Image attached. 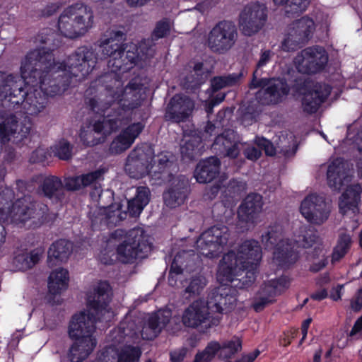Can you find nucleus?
I'll use <instances>...</instances> for the list:
<instances>
[{"label": "nucleus", "instance_id": "f03ea898", "mask_svg": "<svg viewBox=\"0 0 362 362\" xmlns=\"http://www.w3.org/2000/svg\"><path fill=\"white\" fill-rule=\"evenodd\" d=\"M144 88L139 78L132 80L125 88L122 82L114 78L106 89L105 94L90 98L88 105L95 113L112 117V119L123 124L119 134L113 139L110 151L119 154L127 150L144 131L146 124L144 121L129 122L135 109L139 107L144 100Z\"/></svg>", "mask_w": 362, "mask_h": 362}, {"label": "nucleus", "instance_id": "b1692460", "mask_svg": "<svg viewBox=\"0 0 362 362\" xmlns=\"http://www.w3.org/2000/svg\"><path fill=\"white\" fill-rule=\"evenodd\" d=\"M194 106V102L188 97L175 95L168 105L165 117L175 122H183L189 117Z\"/></svg>", "mask_w": 362, "mask_h": 362}, {"label": "nucleus", "instance_id": "e2e57ef3", "mask_svg": "<svg viewBox=\"0 0 362 362\" xmlns=\"http://www.w3.org/2000/svg\"><path fill=\"white\" fill-rule=\"evenodd\" d=\"M343 286L338 285L332 288L330 293V298L334 300H337L341 298Z\"/></svg>", "mask_w": 362, "mask_h": 362}, {"label": "nucleus", "instance_id": "9b49d317", "mask_svg": "<svg viewBox=\"0 0 362 362\" xmlns=\"http://www.w3.org/2000/svg\"><path fill=\"white\" fill-rule=\"evenodd\" d=\"M93 9L84 4L77 3L66 8L58 21V30L69 38L86 35L95 25Z\"/></svg>", "mask_w": 362, "mask_h": 362}, {"label": "nucleus", "instance_id": "4468645a", "mask_svg": "<svg viewBox=\"0 0 362 362\" xmlns=\"http://www.w3.org/2000/svg\"><path fill=\"white\" fill-rule=\"evenodd\" d=\"M332 205L323 196L310 194L301 202L300 212L308 222L314 225H322L330 215Z\"/></svg>", "mask_w": 362, "mask_h": 362}, {"label": "nucleus", "instance_id": "13d9d810", "mask_svg": "<svg viewBox=\"0 0 362 362\" xmlns=\"http://www.w3.org/2000/svg\"><path fill=\"white\" fill-rule=\"evenodd\" d=\"M273 57V52L269 49H262L260 53L259 59L257 64V68L264 66L269 63Z\"/></svg>", "mask_w": 362, "mask_h": 362}, {"label": "nucleus", "instance_id": "4be33fe9", "mask_svg": "<svg viewBox=\"0 0 362 362\" xmlns=\"http://www.w3.org/2000/svg\"><path fill=\"white\" fill-rule=\"evenodd\" d=\"M118 128L117 121L109 117L81 127L80 139L83 145L92 146L103 142L105 137Z\"/></svg>", "mask_w": 362, "mask_h": 362}, {"label": "nucleus", "instance_id": "603ef678", "mask_svg": "<svg viewBox=\"0 0 362 362\" xmlns=\"http://www.w3.org/2000/svg\"><path fill=\"white\" fill-rule=\"evenodd\" d=\"M170 28V25L168 22L160 21L156 25L153 35L157 39L163 37L168 34Z\"/></svg>", "mask_w": 362, "mask_h": 362}, {"label": "nucleus", "instance_id": "1a4fd4ad", "mask_svg": "<svg viewBox=\"0 0 362 362\" xmlns=\"http://www.w3.org/2000/svg\"><path fill=\"white\" fill-rule=\"evenodd\" d=\"M327 184L334 190H339L347 185L339 200V211L344 215L356 214L359 211L362 187L359 184L349 183L351 180L347 164L341 158H335L328 164Z\"/></svg>", "mask_w": 362, "mask_h": 362}, {"label": "nucleus", "instance_id": "0eeeda50", "mask_svg": "<svg viewBox=\"0 0 362 362\" xmlns=\"http://www.w3.org/2000/svg\"><path fill=\"white\" fill-rule=\"evenodd\" d=\"M294 242L284 237L280 226L270 227L262 236V242L267 249L273 250L272 264L281 268H287L298 259L300 247L308 248L313 247L317 237L312 230L301 228Z\"/></svg>", "mask_w": 362, "mask_h": 362}, {"label": "nucleus", "instance_id": "f8f14e48", "mask_svg": "<svg viewBox=\"0 0 362 362\" xmlns=\"http://www.w3.org/2000/svg\"><path fill=\"white\" fill-rule=\"evenodd\" d=\"M90 197L97 204L98 209L96 214L94 212V218L92 219L94 224L100 222L107 226H115L126 218L127 214L122 211L121 205L117 203L112 204V191H103L100 187H96L91 192Z\"/></svg>", "mask_w": 362, "mask_h": 362}, {"label": "nucleus", "instance_id": "c756f323", "mask_svg": "<svg viewBox=\"0 0 362 362\" xmlns=\"http://www.w3.org/2000/svg\"><path fill=\"white\" fill-rule=\"evenodd\" d=\"M72 243L66 240L54 242L48 250V266L52 267L66 262L72 252Z\"/></svg>", "mask_w": 362, "mask_h": 362}, {"label": "nucleus", "instance_id": "8fccbe9b", "mask_svg": "<svg viewBox=\"0 0 362 362\" xmlns=\"http://www.w3.org/2000/svg\"><path fill=\"white\" fill-rule=\"evenodd\" d=\"M104 174V170L102 169L96 170L93 172H90L81 175L83 180V187H87L96 183L98 181L102 179Z\"/></svg>", "mask_w": 362, "mask_h": 362}, {"label": "nucleus", "instance_id": "bf43d9fd", "mask_svg": "<svg viewBox=\"0 0 362 362\" xmlns=\"http://www.w3.org/2000/svg\"><path fill=\"white\" fill-rule=\"evenodd\" d=\"M219 1L220 0H204L197 5V8L202 13H204L206 11L216 5Z\"/></svg>", "mask_w": 362, "mask_h": 362}, {"label": "nucleus", "instance_id": "69168bd1", "mask_svg": "<svg viewBox=\"0 0 362 362\" xmlns=\"http://www.w3.org/2000/svg\"><path fill=\"white\" fill-rule=\"evenodd\" d=\"M127 4L131 7H141L147 4L151 0H126Z\"/></svg>", "mask_w": 362, "mask_h": 362}, {"label": "nucleus", "instance_id": "dca6fc26", "mask_svg": "<svg viewBox=\"0 0 362 362\" xmlns=\"http://www.w3.org/2000/svg\"><path fill=\"white\" fill-rule=\"evenodd\" d=\"M257 71L254 72V78L251 88L261 87L257 93L256 98L262 104L277 103L288 93L289 89L284 81L280 78H262L257 80L255 76Z\"/></svg>", "mask_w": 362, "mask_h": 362}, {"label": "nucleus", "instance_id": "72a5a7b5", "mask_svg": "<svg viewBox=\"0 0 362 362\" xmlns=\"http://www.w3.org/2000/svg\"><path fill=\"white\" fill-rule=\"evenodd\" d=\"M43 250L36 248L30 252H23L15 256L13 264L18 270L25 271L34 267L41 259Z\"/></svg>", "mask_w": 362, "mask_h": 362}, {"label": "nucleus", "instance_id": "9d476101", "mask_svg": "<svg viewBox=\"0 0 362 362\" xmlns=\"http://www.w3.org/2000/svg\"><path fill=\"white\" fill-rule=\"evenodd\" d=\"M124 40L125 33L117 28L107 30L100 39L101 52L105 58H110L108 66L112 72L129 69V64L132 65L136 62L137 54L130 51V49H134V46L129 45V49L126 51L128 46L123 44Z\"/></svg>", "mask_w": 362, "mask_h": 362}, {"label": "nucleus", "instance_id": "79ce46f5", "mask_svg": "<svg viewBox=\"0 0 362 362\" xmlns=\"http://www.w3.org/2000/svg\"><path fill=\"white\" fill-rule=\"evenodd\" d=\"M351 245V237L347 234L340 235L336 247L334 249L332 262H335L341 259L348 252Z\"/></svg>", "mask_w": 362, "mask_h": 362}, {"label": "nucleus", "instance_id": "a18cd8bd", "mask_svg": "<svg viewBox=\"0 0 362 362\" xmlns=\"http://www.w3.org/2000/svg\"><path fill=\"white\" fill-rule=\"evenodd\" d=\"M62 186V182L58 177L49 176L44 179L42 190L45 196L51 197Z\"/></svg>", "mask_w": 362, "mask_h": 362}, {"label": "nucleus", "instance_id": "2f4dec72", "mask_svg": "<svg viewBox=\"0 0 362 362\" xmlns=\"http://www.w3.org/2000/svg\"><path fill=\"white\" fill-rule=\"evenodd\" d=\"M150 190L148 187H137L134 197L128 202V212L132 216L139 215L150 201Z\"/></svg>", "mask_w": 362, "mask_h": 362}, {"label": "nucleus", "instance_id": "864d4df0", "mask_svg": "<svg viewBox=\"0 0 362 362\" xmlns=\"http://www.w3.org/2000/svg\"><path fill=\"white\" fill-rule=\"evenodd\" d=\"M65 187L69 190H78L84 187L81 175L67 178L65 181Z\"/></svg>", "mask_w": 362, "mask_h": 362}, {"label": "nucleus", "instance_id": "6e6552de", "mask_svg": "<svg viewBox=\"0 0 362 362\" xmlns=\"http://www.w3.org/2000/svg\"><path fill=\"white\" fill-rule=\"evenodd\" d=\"M0 193V223L14 224L27 228L37 227L46 221L44 217L47 209L45 205L33 203L30 196L18 199L10 209L8 200L13 197V192L6 188Z\"/></svg>", "mask_w": 362, "mask_h": 362}, {"label": "nucleus", "instance_id": "5fc2aeb1", "mask_svg": "<svg viewBox=\"0 0 362 362\" xmlns=\"http://www.w3.org/2000/svg\"><path fill=\"white\" fill-rule=\"evenodd\" d=\"M188 349L186 347H181L170 352V361L172 362H182L187 354Z\"/></svg>", "mask_w": 362, "mask_h": 362}, {"label": "nucleus", "instance_id": "aec40b11", "mask_svg": "<svg viewBox=\"0 0 362 362\" xmlns=\"http://www.w3.org/2000/svg\"><path fill=\"white\" fill-rule=\"evenodd\" d=\"M328 62L325 49L320 47H308L294 59L297 70L302 74H312L322 71Z\"/></svg>", "mask_w": 362, "mask_h": 362}, {"label": "nucleus", "instance_id": "338daca9", "mask_svg": "<svg viewBox=\"0 0 362 362\" xmlns=\"http://www.w3.org/2000/svg\"><path fill=\"white\" fill-rule=\"evenodd\" d=\"M362 330V316L360 317L355 322L352 329L350 332V335L354 336Z\"/></svg>", "mask_w": 362, "mask_h": 362}, {"label": "nucleus", "instance_id": "a211bd4d", "mask_svg": "<svg viewBox=\"0 0 362 362\" xmlns=\"http://www.w3.org/2000/svg\"><path fill=\"white\" fill-rule=\"evenodd\" d=\"M153 151L148 145L136 146L129 154L125 164V172L129 177L140 179L151 173V162L153 161Z\"/></svg>", "mask_w": 362, "mask_h": 362}, {"label": "nucleus", "instance_id": "20e7f679", "mask_svg": "<svg viewBox=\"0 0 362 362\" xmlns=\"http://www.w3.org/2000/svg\"><path fill=\"white\" fill-rule=\"evenodd\" d=\"M262 257L259 243L255 240H245L239 246L237 252L230 251L224 255L217 272L218 281L229 286L230 283L245 271V276L240 281L241 287L248 286L255 279V272Z\"/></svg>", "mask_w": 362, "mask_h": 362}, {"label": "nucleus", "instance_id": "7ed1b4c3", "mask_svg": "<svg viewBox=\"0 0 362 362\" xmlns=\"http://www.w3.org/2000/svg\"><path fill=\"white\" fill-rule=\"evenodd\" d=\"M111 289L107 281H99L87 294L88 310L75 314L69 325L68 334L75 341L68 353L71 362H82L93 351L97 339L96 321L110 322L115 314L110 308Z\"/></svg>", "mask_w": 362, "mask_h": 362}, {"label": "nucleus", "instance_id": "c03bdc74", "mask_svg": "<svg viewBox=\"0 0 362 362\" xmlns=\"http://www.w3.org/2000/svg\"><path fill=\"white\" fill-rule=\"evenodd\" d=\"M52 149L54 156L61 160H68L72 156V146L65 139L59 141Z\"/></svg>", "mask_w": 362, "mask_h": 362}, {"label": "nucleus", "instance_id": "3c124183", "mask_svg": "<svg viewBox=\"0 0 362 362\" xmlns=\"http://www.w3.org/2000/svg\"><path fill=\"white\" fill-rule=\"evenodd\" d=\"M255 144L262 150H264L267 156H274L276 153V148L267 139L257 137Z\"/></svg>", "mask_w": 362, "mask_h": 362}, {"label": "nucleus", "instance_id": "39448f33", "mask_svg": "<svg viewBox=\"0 0 362 362\" xmlns=\"http://www.w3.org/2000/svg\"><path fill=\"white\" fill-rule=\"evenodd\" d=\"M151 250L148 237L141 228L128 232L117 229L110 236L99 255L100 261L111 264L115 259L123 263L133 262L137 258H144Z\"/></svg>", "mask_w": 362, "mask_h": 362}, {"label": "nucleus", "instance_id": "cd10ccee", "mask_svg": "<svg viewBox=\"0 0 362 362\" xmlns=\"http://www.w3.org/2000/svg\"><path fill=\"white\" fill-rule=\"evenodd\" d=\"M188 181L185 177L174 179L169 189L163 194L165 204L175 208L182 204L187 197Z\"/></svg>", "mask_w": 362, "mask_h": 362}, {"label": "nucleus", "instance_id": "de8ad7c7", "mask_svg": "<svg viewBox=\"0 0 362 362\" xmlns=\"http://www.w3.org/2000/svg\"><path fill=\"white\" fill-rule=\"evenodd\" d=\"M289 279L287 277H281L276 280H272L269 284L265 285L267 290L274 296L284 291L289 286Z\"/></svg>", "mask_w": 362, "mask_h": 362}, {"label": "nucleus", "instance_id": "774afa93", "mask_svg": "<svg viewBox=\"0 0 362 362\" xmlns=\"http://www.w3.org/2000/svg\"><path fill=\"white\" fill-rule=\"evenodd\" d=\"M327 296V291L325 289H322L320 291H316L313 294H312L311 298L317 300H321L324 298H325Z\"/></svg>", "mask_w": 362, "mask_h": 362}, {"label": "nucleus", "instance_id": "052dcab7", "mask_svg": "<svg viewBox=\"0 0 362 362\" xmlns=\"http://www.w3.org/2000/svg\"><path fill=\"white\" fill-rule=\"evenodd\" d=\"M224 94H219L214 99H212L210 102H209L206 107L207 113H211L213 107L215 105H217L219 103H221L224 100Z\"/></svg>", "mask_w": 362, "mask_h": 362}, {"label": "nucleus", "instance_id": "f3484780", "mask_svg": "<svg viewBox=\"0 0 362 362\" xmlns=\"http://www.w3.org/2000/svg\"><path fill=\"white\" fill-rule=\"evenodd\" d=\"M238 33L235 25L230 21L218 23L209 32L207 45L213 51L223 53L234 45Z\"/></svg>", "mask_w": 362, "mask_h": 362}, {"label": "nucleus", "instance_id": "5701e85b", "mask_svg": "<svg viewBox=\"0 0 362 362\" xmlns=\"http://www.w3.org/2000/svg\"><path fill=\"white\" fill-rule=\"evenodd\" d=\"M262 197L258 194H248L240 204L238 211L239 222L247 230L259 221L262 211Z\"/></svg>", "mask_w": 362, "mask_h": 362}, {"label": "nucleus", "instance_id": "49530a36", "mask_svg": "<svg viewBox=\"0 0 362 362\" xmlns=\"http://www.w3.org/2000/svg\"><path fill=\"white\" fill-rule=\"evenodd\" d=\"M274 296L269 292L265 287L262 288L258 297L253 303V308L255 311H261L267 305L272 303Z\"/></svg>", "mask_w": 362, "mask_h": 362}, {"label": "nucleus", "instance_id": "ea45409f", "mask_svg": "<svg viewBox=\"0 0 362 362\" xmlns=\"http://www.w3.org/2000/svg\"><path fill=\"white\" fill-rule=\"evenodd\" d=\"M242 342L239 337H233L230 340L221 344L220 358L228 360L235 353L240 351Z\"/></svg>", "mask_w": 362, "mask_h": 362}, {"label": "nucleus", "instance_id": "0e129e2a", "mask_svg": "<svg viewBox=\"0 0 362 362\" xmlns=\"http://www.w3.org/2000/svg\"><path fill=\"white\" fill-rule=\"evenodd\" d=\"M327 262L326 259L325 258V255H324V254H322V258L319 260V262L317 263H314L311 266L310 269L313 272H318L320 269H322L323 267H325V265L327 264Z\"/></svg>", "mask_w": 362, "mask_h": 362}, {"label": "nucleus", "instance_id": "680f3d73", "mask_svg": "<svg viewBox=\"0 0 362 362\" xmlns=\"http://www.w3.org/2000/svg\"><path fill=\"white\" fill-rule=\"evenodd\" d=\"M351 308L354 311H359L362 308V294L359 293L351 303Z\"/></svg>", "mask_w": 362, "mask_h": 362}, {"label": "nucleus", "instance_id": "09e8293b", "mask_svg": "<svg viewBox=\"0 0 362 362\" xmlns=\"http://www.w3.org/2000/svg\"><path fill=\"white\" fill-rule=\"evenodd\" d=\"M236 81L235 77H215L211 81V88L214 91H217L224 87L233 85Z\"/></svg>", "mask_w": 362, "mask_h": 362}, {"label": "nucleus", "instance_id": "58836bf2", "mask_svg": "<svg viewBox=\"0 0 362 362\" xmlns=\"http://www.w3.org/2000/svg\"><path fill=\"white\" fill-rule=\"evenodd\" d=\"M220 349L219 342L211 341L203 351L195 355L193 362H211L216 355L220 358Z\"/></svg>", "mask_w": 362, "mask_h": 362}, {"label": "nucleus", "instance_id": "ddd939ff", "mask_svg": "<svg viewBox=\"0 0 362 362\" xmlns=\"http://www.w3.org/2000/svg\"><path fill=\"white\" fill-rule=\"evenodd\" d=\"M230 232L225 226H214L202 233L196 242V250L208 258L218 257L228 245Z\"/></svg>", "mask_w": 362, "mask_h": 362}, {"label": "nucleus", "instance_id": "6e6d98bb", "mask_svg": "<svg viewBox=\"0 0 362 362\" xmlns=\"http://www.w3.org/2000/svg\"><path fill=\"white\" fill-rule=\"evenodd\" d=\"M49 154L44 148H39L32 153L30 160L32 162H43L47 159Z\"/></svg>", "mask_w": 362, "mask_h": 362}, {"label": "nucleus", "instance_id": "c85d7f7f", "mask_svg": "<svg viewBox=\"0 0 362 362\" xmlns=\"http://www.w3.org/2000/svg\"><path fill=\"white\" fill-rule=\"evenodd\" d=\"M221 162L216 157L201 160L194 170V177L199 183L211 182L219 173Z\"/></svg>", "mask_w": 362, "mask_h": 362}, {"label": "nucleus", "instance_id": "6ab92c4d", "mask_svg": "<svg viewBox=\"0 0 362 362\" xmlns=\"http://www.w3.org/2000/svg\"><path fill=\"white\" fill-rule=\"evenodd\" d=\"M267 18V8L264 4L259 3L248 4L240 14L239 29L243 35L251 36L262 28Z\"/></svg>", "mask_w": 362, "mask_h": 362}, {"label": "nucleus", "instance_id": "f704fd0d", "mask_svg": "<svg viewBox=\"0 0 362 362\" xmlns=\"http://www.w3.org/2000/svg\"><path fill=\"white\" fill-rule=\"evenodd\" d=\"M202 148L199 136L185 135L180 146V152L183 158L191 160L200 155Z\"/></svg>", "mask_w": 362, "mask_h": 362}, {"label": "nucleus", "instance_id": "412c9836", "mask_svg": "<svg viewBox=\"0 0 362 362\" xmlns=\"http://www.w3.org/2000/svg\"><path fill=\"white\" fill-rule=\"evenodd\" d=\"M315 30L313 19L303 17L291 23L281 44V49L289 52L295 50L298 47L308 40Z\"/></svg>", "mask_w": 362, "mask_h": 362}, {"label": "nucleus", "instance_id": "bb28decb", "mask_svg": "<svg viewBox=\"0 0 362 362\" xmlns=\"http://www.w3.org/2000/svg\"><path fill=\"white\" fill-rule=\"evenodd\" d=\"M330 94L329 86L316 83L313 88L304 93L302 99V108L308 114L317 112L320 105Z\"/></svg>", "mask_w": 362, "mask_h": 362}, {"label": "nucleus", "instance_id": "c9c22d12", "mask_svg": "<svg viewBox=\"0 0 362 362\" xmlns=\"http://www.w3.org/2000/svg\"><path fill=\"white\" fill-rule=\"evenodd\" d=\"M207 284L206 278L202 275L192 277L183 291V296L186 298H191L199 296L203 291Z\"/></svg>", "mask_w": 362, "mask_h": 362}, {"label": "nucleus", "instance_id": "393cba45", "mask_svg": "<svg viewBox=\"0 0 362 362\" xmlns=\"http://www.w3.org/2000/svg\"><path fill=\"white\" fill-rule=\"evenodd\" d=\"M171 316V311L168 309L149 315L141 331V337L147 340L153 339L169 322Z\"/></svg>", "mask_w": 362, "mask_h": 362}, {"label": "nucleus", "instance_id": "a878e982", "mask_svg": "<svg viewBox=\"0 0 362 362\" xmlns=\"http://www.w3.org/2000/svg\"><path fill=\"white\" fill-rule=\"evenodd\" d=\"M243 146L236 133L233 130L228 129L216 137L213 147L225 156L235 158L238 156Z\"/></svg>", "mask_w": 362, "mask_h": 362}, {"label": "nucleus", "instance_id": "4c0bfd02", "mask_svg": "<svg viewBox=\"0 0 362 362\" xmlns=\"http://www.w3.org/2000/svg\"><path fill=\"white\" fill-rule=\"evenodd\" d=\"M187 255V252H186L185 251H182V252L178 253L175 257L171 265L168 276V283L171 286H176L178 275L182 274V272L184 271V269L181 267V265H180V264H182V259H185ZM185 269L187 272H190V269H188V264L185 265Z\"/></svg>", "mask_w": 362, "mask_h": 362}, {"label": "nucleus", "instance_id": "4d7b16f0", "mask_svg": "<svg viewBox=\"0 0 362 362\" xmlns=\"http://www.w3.org/2000/svg\"><path fill=\"white\" fill-rule=\"evenodd\" d=\"M243 151L245 157L251 160H257L262 154L260 149H257L254 146H247L246 148H245Z\"/></svg>", "mask_w": 362, "mask_h": 362}, {"label": "nucleus", "instance_id": "f257e3e1", "mask_svg": "<svg viewBox=\"0 0 362 362\" xmlns=\"http://www.w3.org/2000/svg\"><path fill=\"white\" fill-rule=\"evenodd\" d=\"M96 63L94 52L86 47L69 56L65 64H56L44 47L30 51L22 61L21 78L0 71V103L9 108L21 104L25 114L37 115L45 109L47 96L63 93L72 76L81 80Z\"/></svg>", "mask_w": 362, "mask_h": 362}, {"label": "nucleus", "instance_id": "a19ab883", "mask_svg": "<svg viewBox=\"0 0 362 362\" xmlns=\"http://www.w3.org/2000/svg\"><path fill=\"white\" fill-rule=\"evenodd\" d=\"M153 164H152L151 161L150 165V170L151 171L150 176L155 180H160L162 178L161 174L164 173L168 165V158L165 154L160 153L157 156L156 159H154L153 156Z\"/></svg>", "mask_w": 362, "mask_h": 362}, {"label": "nucleus", "instance_id": "473e14b6", "mask_svg": "<svg viewBox=\"0 0 362 362\" xmlns=\"http://www.w3.org/2000/svg\"><path fill=\"white\" fill-rule=\"evenodd\" d=\"M69 280V272L66 269L59 268L52 271L48 279L49 293L54 295L61 293L67 288Z\"/></svg>", "mask_w": 362, "mask_h": 362}, {"label": "nucleus", "instance_id": "37998d69", "mask_svg": "<svg viewBox=\"0 0 362 362\" xmlns=\"http://www.w3.org/2000/svg\"><path fill=\"white\" fill-rule=\"evenodd\" d=\"M276 5H284L289 7L286 13H297L305 10L310 0H273Z\"/></svg>", "mask_w": 362, "mask_h": 362}, {"label": "nucleus", "instance_id": "7c9ffc66", "mask_svg": "<svg viewBox=\"0 0 362 362\" xmlns=\"http://www.w3.org/2000/svg\"><path fill=\"white\" fill-rule=\"evenodd\" d=\"M189 67L192 69L189 71L182 85L186 90H194L206 81L209 76V71L203 68V64L200 62L193 63L189 65Z\"/></svg>", "mask_w": 362, "mask_h": 362}, {"label": "nucleus", "instance_id": "e433bc0d", "mask_svg": "<svg viewBox=\"0 0 362 362\" xmlns=\"http://www.w3.org/2000/svg\"><path fill=\"white\" fill-rule=\"evenodd\" d=\"M277 148L285 156L294 155L297 149L296 136L293 133L282 134L279 137Z\"/></svg>", "mask_w": 362, "mask_h": 362}, {"label": "nucleus", "instance_id": "423d86ee", "mask_svg": "<svg viewBox=\"0 0 362 362\" xmlns=\"http://www.w3.org/2000/svg\"><path fill=\"white\" fill-rule=\"evenodd\" d=\"M232 291L231 287L220 284L209 293L206 302L201 299L194 300L184 310L182 315V324L191 328L216 325L219 320L214 317L212 313H222L233 308L236 298Z\"/></svg>", "mask_w": 362, "mask_h": 362}, {"label": "nucleus", "instance_id": "2eb2a0df", "mask_svg": "<svg viewBox=\"0 0 362 362\" xmlns=\"http://www.w3.org/2000/svg\"><path fill=\"white\" fill-rule=\"evenodd\" d=\"M31 130V122L25 117L19 121L13 115L0 110V141L5 143L11 139L21 141L26 138Z\"/></svg>", "mask_w": 362, "mask_h": 362}]
</instances>
